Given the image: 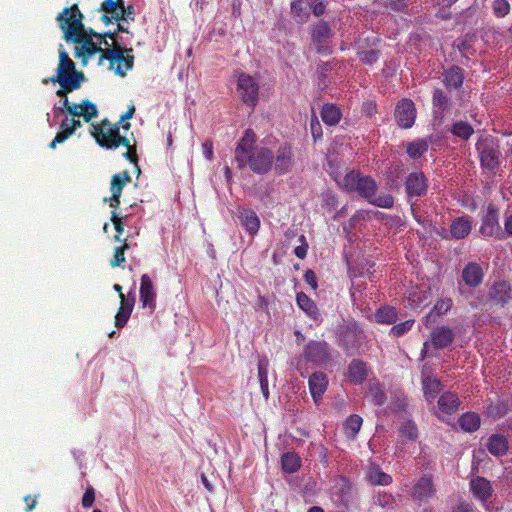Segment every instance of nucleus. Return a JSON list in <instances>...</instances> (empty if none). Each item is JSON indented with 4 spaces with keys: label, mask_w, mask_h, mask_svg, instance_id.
Listing matches in <instances>:
<instances>
[{
    "label": "nucleus",
    "mask_w": 512,
    "mask_h": 512,
    "mask_svg": "<svg viewBox=\"0 0 512 512\" xmlns=\"http://www.w3.org/2000/svg\"><path fill=\"white\" fill-rule=\"evenodd\" d=\"M114 40L115 33L95 34V42H85L82 46L75 47V57L86 66L90 60L97 57V65L101 66L105 61L108 62V68L119 76H125L127 71L131 70L134 64L132 49L123 48L115 45L109 48L106 37Z\"/></svg>",
    "instance_id": "f257e3e1"
},
{
    "label": "nucleus",
    "mask_w": 512,
    "mask_h": 512,
    "mask_svg": "<svg viewBox=\"0 0 512 512\" xmlns=\"http://www.w3.org/2000/svg\"><path fill=\"white\" fill-rule=\"evenodd\" d=\"M256 135L246 130L244 136L235 148V159L240 168L249 165L255 173L262 174L270 170L273 164V153L264 146H255Z\"/></svg>",
    "instance_id": "f03ea898"
},
{
    "label": "nucleus",
    "mask_w": 512,
    "mask_h": 512,
    "mask_svg": "<svg viewBox=\"0 0 512 512\" xmlns=\"http://www.w3.org/2000/svg\"><path fill=\"white\" fill-rule=\"evenodd\" d=\"M84 80V74L76 70L75 63L69 57V54L61 47L59 50V63L56 74L50 78V81L60 85V89L56 94L64 98L61 109L65 110L69 115L70 111L73 110V105L76 103L70 102L67 98V94L79 89Z\"/></svg>",
    "instance_id": "7ed1b4c3"
},
{
    "label": "nucleus",
    "mask_w": 512,
    "mask_h": 512,
    "mask_svg": "<svg viewBox=\"0 0 512 512\" xmlns=\"http://www.w3.org/2000/svg\"><path fill=\"white\" fill-rule=\"evenodd\" d=\"M83 14L76 4L65 8L58 16L57 21L64 33L67 42L76 43V46H82L86 41L95 42L96 38L92 30L87 31L82 23Z\"/></svg>",
    "instance_id": "20e7f679"
},
{
    "label": "nucleus",
    "mask_w": 512,
    "mask_h": 512,
    "mask_svg": "<svg viewBox=\"0 0 512 512\" xmlns=\"http://www.w3.org/2000/svg\"><path fill=\"white\" fill-rule=\"evenodd\" d=\"M93 127L92 134L101 146L109 149L125 146L127 150L123 156L130 162L137 163L136 148L126 137L119 134L118 124H111L109 121L103 120L101 124Z\"/></svg>",
    "instance_id": "39448f33"
},
{
    "label": "nucleus",
    "mask_w": 512,
    "mask_h": 512,
    "mask_svg": "<svg viewBox=\"0 0 512 512\" xmlns=\"http://www.w3.org/2000/svg\"><path fill=\"white\" fill-rule=\"evenodd\" d=\"M343 185L347 190L356 191L365 198L373 197L376 191V184L372 178L361 177L354 171L345 175Z\"/></svg>",
    "instance_id": "423d86ee"
},
{
    "label": "nucleus",
    "mask_w": 512,
    "mask_h": 512,
    "mask_svg": "<svg viewBox=\"0 0 512 512\" xmlns=\"http://www.w3.org/2000/svg\"><path fill=\"white\" fill-rule=\"evenodd\" d=\"M237 91L246 105L252 107L256 105L259 95V85L252 76L241 73L237 79Z\"/></svg>",
    "instance_id": "0eeeda50"
},
{
    "label": "nucleus",
    "mask_w": 512,
    "mask_h": 512,
    "mask_svg": "<svg viewBox=\"0 0 512 512\" xmlns=\"http://www.w3.org/2000/svg\"><path fill=\"white\" fill-rule=\"evenodd\" d=\"M481 164L484 168L494 170L499 166L500 152L492 139L484 138L477 143Z\"/></svg>",
    "instance_id": "6e6552de"
},
{
    "label": "nucleus",
    "mask_w": 512,
    "mask_h": 512,
    "mask_svg": "<svg viewBox=\"0 0 512 512\" xmlns=\"http://www.w3.org/2000/svg\"><path fill=\"white\" fill-rule=\"evenodd\" d=\"M303 357L316 365L328 362L330 359L328 344L324 341H310L304 348Z\"/></svg>",
    "instance_id": "1a4fd4ad"
},
{
    "label": "nucleus",
    "mask_w": 512,
    "mask_h": 512,
    "mask_svg": "<svg viewBox=\"0 0 512 512\" xmlns=\"http://www.w3.org/2000/svg\"><path fill=\"white\" fill-rule=\"evenodd\" d=\"M395 118L402 128H411L416 118V108L410 99H402L396 106Z\"/></svg>",
    "instance_id": "9d476101"
},
{
    "label": "nucleus",
    "mask_w": 512,
    "mask_h": 512,
    "mask_svg": "<svg viewBox=\"0 0 512 512\" xmlns=\"http://www.w3.org/2000/svg\"><path fill=\"white\" fill-rule=\"evenodd\" d=\"M480 233L485 237H500L502 234L501 227L498 222V212L493 207H489L483 218L480 227Z\"/></svg>",
    "instance_id": "9b49d317"
},
{
    "label": "nucleus",
    "mask_w": 512,
    "mask_h": 512,
    "mask_svg": "<svg viewBox=\"0 0 512 512\" xmlns=\"http://www.w3.org/2000/svg\"><path fill=\"white\" fill-rule=\"evenodd\" d=\"M131 182V176L128 171L118 173L112 176L111 179V193L112 196L109 199L110 206L117 208L120 205V196L125 185Z\"/></svg>",
    "instance_id": "f8f14e48"
},
{
    "label": "nucleus",
    "mask_w": 512,
    "mask_h": 512,
    "mask_svg": "<svg viewBox=\"0 0 512 512\" xmlns=\"http://www.w3.org/2000/svg\"><path fill=\"white\" fill-rule=\"evenodd\" d=\"M140 301L144 308L153 311L156 303V291L149 275L143 274L140 282Z\"/></svg>",
    "instance_id": "ddd939ff"
},
{
    "label": "nucleus",
    "mask_w": 512,
    "mask_h": 512,
    "mask_svg": "<svg viewBox=\"0 0 512 512\" xmlns=\"http://www.w3.org/2000/svg\"><path fill=\"white\" fill-rule=\"evenodd\" d=\"M309 390L314 402L317 404L328 387L327 375L323 372H314L309 377Z\"/></svg>",
    "instance_id": "4468645a"
},
{
    "label": "nucleus",
    "mask_w": 512,
    "mask_h": 512,
    "mask_svg": "<svg viewBox=\"0 0 512 512\" xmlns=\"http://www.w3.org/2000/svg\"><path fill=\"white\" fill-rule=\"evenodd\" d=\"M134 303L135 296L133 293L128 294L127 297L124 294H121L120 307L115 316V326L117 328H123L126 325L132 313Z\"/></svg>",
    "instance_id": "2eb2a0df"
},
{
    "label": "nucleus",
    "mask_w": 512,
    "mask_h": 512,
    "mask_svg": "<svg viewBox=\"0 0 512 512\" xmlns=\"http://www.w3.org/2000/svg\"><path fill=\"white\" fill-rule=\"evenodd\" d=\"M406 190L410 196H422L427 190V180L423 173H411L406 180Z\"/></svg>",
    "instance_id": "dca6fc26"
},
{
    "label": "nucleus",
    "mask_w": 512,
    "mask_h": 512,
    "mask_svg": "<svg viewBox=\"0 0 512 512\" xmlns=\"http://www.w3.org/2000/svg\"><path fill=\"white\" fill-rule=\"evenodd\" d=\"M238 218L241 225L245 228L251 237H254L260 228V219L252 209H242L239 211Z\"/></svg>",
    "instance_id": "f3484780"
},
{
    "label": "nucleus",
    "mask_w": 512,
    "mask_h": 512,
    "mask_svg": "<svg viewBox=\"0 0 512 512\" xmlns=\"http://www.w3.org/2000/svg\"><path fill=\"white\" fill-rule=\"evenodd\" d=\"M101 11L104 12L101 19L105 24L111 23L112 20L119 22L120 12H124L123 0H104Z\"/></svg>",
    "instance_id": "a211bd4d"
},
{
    "label": "nucleus",
    "mask_w": 512,
    "mask_h": 512,
    "mask_svg": "<svg viewBox=\"0 0 512 512\" xmlns=\"http://www.w3.org/2000/svg\"><path fill=\"white\" fill-rule=\"evenodd\" d=\"M293 162V153L289 145L283 144L277 150L275 158V169L280 174L289 170Z\"/></svg>",
    "instance_id": "6ab92c4d"
},
{
    "label": "nucleus",
    "mask_w": 512,
    "mask_h": 512,
    "mask_svg": "<svg viewBox=\"0 0 512 512\" xmlns=\"http://www.w3.org/2000/svg\"><path fill=\"white\" fill-rule=\"evenodd\" d=\"M434 493L435 489L429 477L420 478L412 488V497L419 501L432 497Z\"/></svg>",
    "instance_id": "aec40b11"
},
{
    "label": "nucleus",
    "mask_w": 512,
    "mask_h": 512,
    "mask_svg": "<svg viewBox=\"0 0 512 512\" xmlns=\"http://www.w3.org/2000/svg\"><path fill=\"white\" fill-rule=\"evenodd\" d=\"M470 489L473 495L481 501H486L493 492L490 481L479 476L470 481Z\"/></svg>",
    "instance_id": "412c9836"
},
{
    "label": "nucleus",
    "mask_w": 512,
    "mask_h": 512,
    "mask_svg": "<svg viewBox=\"0 0 512 512\" xmlns=\"http://www.w3.org/2000/svg\"><path fill=\"white\" fill-rule=\"evenodd\" d=\"M70 115L73 117H83L86 122L97 117L98 109L95 104L89 100H82L81 103L73 105Z\"/></svg>",
    "instance_id": "4be33fe9"
},
{
    "label": "nucleus",
    "mask_w": 512,
    "mask_h": 512,
    "mask_svg": "<svg viewBox=\"0 0 512 512\" xmlns=\"http://www.w3.org/2000/svg\"><path fill=\"white\" fill-rule=\"evenodd\" d=\"M454 339L453 331L446 326L434 330L431 334V342L435 348H445L452 343Z\"/></svg>",
    "instance_id": "5701e85b"
},
{
    "label": "nucleus",
    "mask_w": 512,
    "mask_h": 512,
    "mask_svg": "<svg viewBox=\"0 0 512 512\" xmlns=\"http://www.w3.org/2000/svg\"><path fill=\"white\" fill-rule=\"evenodd\" d=\"M366 479L372 485L387 486L392 482V477L384 473L381 468L375 464H370L366 470Z\"/></svg>",
    "instance_id": "b1692460"
},
{
    "label": "nucleus",
    "mask_w": 512,
    "mask_h": 512,
    "mask_svg": "<svg viewBox=\"0 0 512 512\" xmlns=\"http://www.w3.org/2000/svg\"><path fill=\"white\" fill-rule=\"evenodd\" d=\"M349 380L354 384H361L368 375L366 364L360 360H353L348 366Z\"/></svg>",
    "instance_id": "393cba45"
},
{
    "label": "nucleus",
    "mask_w": 512,
    "mask_h": 512,
    "mask_svg": "<svg viewBox=\"0 0 512 512\" xmlns=\"http://www.w3.org/2000/svg\"><path fill=\"white\" fill-rule=\"evenodd\" d=\"M462 278L467 285L478 286L483 279L482 268L476 263H469L462 272Z\"/></svg>",
    "instance_id": "a878e982"
},
{
    "label": "nucleus",
    "mask_w": 512,
    "mask_h": 512,
    "mask_svg": "<svg viewBox=\"0 0 512 512\" xmlns=\"http://www.w3.org/2000/svg\"><path fill=\"white\" fill-rule=\"evenodd\" d=\"M333 32L328 23L320 21L312 27L311 36L314 43L323 45L332 37Z\"/></svg>",
    "instance_id": "bb28decb"
},
{
    "label": "nucleus",
    "mask_w": 512,
    "mask_h": 512,
    "mask_svg": "<svg viewBox=\"0 0 512 512\" xmlns=\"http://www.w3.org/2000/svg\"><path fill=\"white\" fill-rule=\"evenodd\" d=\"M459 406V399L456 394L447 392L441 395L438 400L439 412L451 415L455 413Z\"/></svg>",
    "instance_id": "cd10ccee"
},
{
    "label": "nucleus",
    "mask_w": 512,
    "mask_h": 512,
    "mask_svg": "<svg viewBox=\"0 0 512 512\" xmlns=\"http://www.w3.org/2000/svg\"><path fill=\"white\" fill-rule=\"evenodd\" d=\"M472 229V222L467 217H459L454 220L450 227V232L453 238L462 239L466 237Z\"/></svg>",
    "instance_id": "c85d7f7f"
},
{
    "label": "nucleus",
    "mask_w": 512,
    "mask_h": 512,
    "mask_svg": "<svg viewBox=\"0 0 512 512\" xmlns=\"http://www.w3.org/2000/svg\"><path fill=\"white\" fill-rule=\"evenodd\" d=\"M312 0H296L291 4V12L298 22L304 23L308 20L312 8Z\"/></svg>",
    "instance_id": "c756f323"
},
{
    "label": "nucleus",
    "mask_w": 512,
    "mask_h": 512,
    "mask_svg": "<svg viewBox=\"0 0 512 512\" xmlns=\"http://www.w3.org/2000/svg\"><path fill=\"white\" fill-rule=\"evenodd\" d=\"M74 125L73 118L66 117L63 119L60 125L61 131L56 134L54 140L50 143V148L54 149L57 144L68 139L75 132Z\"/></svg>",
    "instance_id": "7c9ffc66"
},
{
    "label": "nucleus",
    "mask_w": 512,
    "mask_h": 512,
    "mask_svg": "<svg viewBox=\"0 0 512 512\" xmlns=\"http://www.w3.org/2000/svg\"><path fill=\"white\" fill-rule=\"evenodd\" d=\"M487 449L495 456H502L508 450V441L504 436L494 434L488 439Z\"/></svg>",
    "instance_id": "2f4dec72"
},
{
    "label": "nucleus",
    "mask_w": 512,
    "mask_h": 512,
    "mask_svg": "<svg viewBox=\"0 0 512 512\" xmlns=\"http://www.w3.org/2000/svg\"><path fill=\"white\" fill-rule=\"evenodd\" d=\"M464 80L463 70L457 66H453L444 73V83L449 88H459Z\"/></svg>",
    "instance_id": "473e14b6"
},
{
    "label": "nucleus",
    "mask_w": 512,
    "mask_h": 512,
    "mask_svg": "<svg viewBox=\"0 0 512 512\" xmlns=\"http://www.w3.org/2000/svg\"><path fill=\"white\" fill-rule=\"evenodd\" d=\"M422 386L426 400L432 401L441 391L440 381L431 376L423 377Z\"/></svg>",
    "instance_id": "72a5a7b5"
},
{
    "label": "nucleus",
    "mask_w": 512,
    "mask_h": 512,
    "mask_svg": "<svg viewBox=\"0 0 512 512\" xmlns=\"http://www.w3.org/2000/svg\"><path fill=\"white\" fill-rule=\"evenodd\" d=\"M282 469L285 473H294L301 467V459L294 452H287L281 458Z\"/></svg>",
    "instance_id": "f704fd0d"
},
{
    "label": "nucleus",
    "mask_w": 512,
    "mask_h": 512,
    "mask_svg": "<svg viewBox=\"0 0 512 512\" xmlns=\"http://www.w3.org/2000/svg\"><path fill=\"white\" fill-rule=\"evenodd\" d=\"M296 301L300 309L312 318H317L318 309L313 300H311L305 293L300 292L296 296Z\"/></svg>",
    "instance_id": "c9c22d12"
},
{
    "label": "nucleus",
    "mask_w": 512,
    "mask_h": 512,
    "mask_svg": "<svg viewBox=\"0 0 512 512\" xmlns=\"http://www.w3.org/2000/svg\"><path fill=\"white\" fill-rule=\"evenodd\" d=\"M459 425L464 431H476L480 427V417L473 412L465 413L459 418Z\"/></svg>",
    "instance_id": "e433bc0d"
},
{
    "label": "nucleus",
    "mask_w": 512,
    "mask_h": 512,
    "mask_svg": "<svg viewBox=\"0 0 512 512\" xmlns=\"http://www.w3.org/2000/svg\"><path fill=\"white\" fill-rule=\"evenodd\" d=\"M321 118L327 125H335L340 121L341 112L340 109L334 105H325L321 111Z\"/></svg>",
    "instance_id": "4c0bfd02"
},
{
    "label": "nucleus",
    "mask_w": 512,
    "mask_h": 512,
    "mask_svg": "<svg viewBox=\"0 0 512 512\" xmlns=\"http://www.w3.org/2000/svg\"><path fill=\"white\" fill-rule=\"evenodd\" d=\"M452 306V300L449 298L439 300L433 307V310L425 317V324L429 325L430 322H435V316L446 313Z\"/></svg>",
    "instance_id": "58836bf2"
},
{
    "label": "nucleus",
    "mask_w": 512,
    "mask_h": 512,
    "mask_svg": "<svg viewBox=\"0 0 512 512\" xmlns=\"http://www.w3.org/2000/svg\"><path fill=\"white\" fill-rule=\"evenodd\" d=\"M375 318L379 323L392 324L397 320V313L393 307L385 306L376 311Z\"/></svg>",
    "instance_id": "ea45409f"
},
{
    "label": "nucleus",
    "mask_w": 512,
    "mask_h": 512,
    "mask_svg": "<svg viewBox=\"0 0 512 512\" xmlns=\"http://www.w3.org/2000/svg\"><path fill=\"white\" fill-rule=\"evenodd\" d=\"M429 298V293L426 290L413 289L408 294V302L411 307L418 308L425 305Z\"/></svg>",
    "instance_id": "a19ab883"
},
{
    "label": "nucleus",
    "mask_w": 512,
    "mask_h": 512,
    "mask_svg": "<svg viewBox=\"0 0 512 512\" xmlns=\"http://www.w3.org/2000/svg\"><path fill=\"white\" fill-rule=\"evenodd\" d=\"M361 425L362 418L358 415H351L344 424L345 434L350 438H354L359 432Z\"/></svg>",
    "instance_id": "79ce46f5"
},
{
    "label": "nucleus",
    "mask_w": 512,
    "mask_h": 512,
    "mask_svg": "<svg viewBox=\"0 0 512 512\" xmlns=\"http://www.w3.org/2000/svg\"><path fill=\"white\" fill-rule=\"evenodd\" d=\"M451 131L455 136L463 140H467L474 132L472 126L465 121H458L454 123Z\"/></svg>",
    "instance_id": "37998d69"
},
{
    "label": "nucleus",
    "mask_w": 512,
    "mask_h": 512,
    "mask_svg": "<svg viewBox=\"0 0 512 512\" xmlns=\"http://www.w3.org/2000/svg\"><path fill=\"white\" fill-rule=\"evenodd\" d=\"M428 149V144L424 140H417L415 142L409 143L407 146L408 155L416 159L420 157L423 153H425Z\"/></svg>",
    "instance_id": "c03bdc74"
},
{
    "label": "nucleus",
    "mask_w": 512,
    "mask_h": 512,
    "mask_svg": "<svg viewBox=\"0 0 512 512\" xmlns=\"http://www.w3.org/2000/svg\"><path fill=\"white\" fill-rule=\"evenodd\" d=\"M401 437L408 440H415L418 437L417 428L414 423L407 421L400 428Z\"/></svg>",
    "instance_id": "a18cd8bd"
},
{
    "label": "nucleus",
    "mask_w": 512,
    "mask_h": 512,
    "mask_svg": "<svg viewBox=\"0 0 512 512\" xmlns=\"http://www.w3.org/2000/svg\"><path fill=\"white\" fill-rule=\"evenodd\" d=\"M491 295L494 299L500 302H506L509 298L507 284L505 282H501L494 285Z\"/></svg>",
    "instance_id": "49530a36"
},
{
    "label": "nucleus",
    "mask_w": 512,
    "mask_h": 512,
    "mask_svg": "<svg viewBox=\"0 0 512 512\" xmlns=\"http://www.w3.org/2000/svg\"><path fill=\"white\" fill-rule=\"evenodd\" d=\"M492 8L497 17H505L510 12V4L507 0H495Z\"/></svg>",
    "instance_id": "de8ad7c7"
},
{
    "label": "nucleus",
    "mask_w": 512,
    "mask_h": 512,
    "mask_svg": "<svg viewBox=\"0 0 512 512\" xmlns=\"http://www.w3.org/2000/svg\"><path fill=\"white\" fill-rule=\"evenodd\" d=\"M360 60L365 64H373L375 63L380 56V52L376 49H370V50H362L359 53Z\"/></svg>",
    "instance_id": "09e8293b"
},
{
    "label": "nucleus",
    "mask_w": 512,
    "mask_h": 512,
    "mask_svg": "<svg viewBox=\"0 0 512 512\" xmlns=\"http://www.w3.org/2000/svg\"><path fill=\"white\" fill-rule=\"evenodd\" d=\"M413 324L414 320L410 319L397 325H394L390 330V334L393 335L394 337H400L406 332H408L412 328Z\"/></svg>",
    "instance_id": "8fccbe9b"
},
{
    "label": "nucleus",
    "mask_w": 512,
    "mask_h": 512,
    "mask_svg": "<svg viewBox=\"0 0 512 512\" xmlns=\"http://www.w3.org/2000/svg\"><path fill=\"white\" fill-rule=\"evenodd\" d=\"M370 397L376 405H382L386 399V396L379 385H373L370 387Z\"/></svg>",
    "instance_id": "3c124183"
},
{
    "label": "nucleus",
    "mask_w": 512,
    "mask_h": 512,
    "mask_svg": "<svg viewBox=\"0 0 512 512\" xmlns=\"http://www.w3.org/2000/svg\"><path fill=\"white\" fill-rule=\"evenodd\" d=\"M371 203L382 208H391L394 204V199L389 194L379 195L375 197Z\"/></svg>",
    "instance_id": "603ef678"
},
{
    "label": "nucleus",
    "mask_w": 512,
    "mask_h": 512,
    "mask_svg": "<svg viewBox=\"0 0 512 512\" xmlns=\"http://www.w3.org/2000/svg\"><path fill=\"white\" fill-rule=\"evenodd\" d=\"M125 251L120 246L116 247L114 250L113 258L110 261V265L112 267H120L123 266L125 262Z\"/></svg>",
    "instance_id": "864d4df0"
},
{
    "label": "nucleus",
    "mask_w": 512,
    "mask_h": 512,
    "mask_svg": "<svg viewBox=\"0 0 512 512\" xmlns=\"http://www.w3.org/2000/svg\"><path fill=\"white\" fill-rule=\"evenodd\" d=\"M127 220V216H119L115 211L112 212L111 221L118 234H122L124 231V224Z\"/></svg>",
    "instance_id": "5fc2aeb1"
},
{
    "label": "nucleus",
    "mask_w": 512,
    "mask_h": 512,
    "mask_svg": "<svg viewBox=\"0 0 512 512\" xmlns=\"http://www.w3.org/2000/svg\"><path fill=\"white\" fill-rule=\"evenodd\" d=\"M95 501V490L92 486L86 488L83 497L82 505L84 508H90Z\"/></svg>",
    "instance_id": "6e6d98bb"
},
{
    "label": "nucleus",
    "mask_w": 512,
    "mask_h": 512,
    "mask_svg": "<svg viewBox=\"0 0 512 512\" xmlns=\"http://www.w3.org/2000/svg\"><path fill=\"white\" fill-rule=\"evenodd\" d=\"M258 378L259 382L268 381V360L265 358L258 362Z\"/></svg>",
    "instance_id": "4d7b16f0"
},
{
    "label": "nucleus",
    "mask_w": 512,
    "mask_h": 512,
    "mask_svg": "<svg viewBox=\"0 0 512 512\" xmlns=\"http://www.w3.org/2000/svg\"><path fill=\"white\" fill-rule=\"evenodd\" d=\"M299 240L301 241V245L295 247L294 253L298 258L304 259L307 254L308 245L306 243V239H305L304 235H301Z\"/></svg>",
    "instance_id": "13d9d810"
},
{
    "label": "nucleus",
    "mask_w": 512,
    "mask_h": 512,
    "mask_svg": "<svg viewBox=\"0 0 512 512\" xmlns=\"http://www.w3.org/2000/svg\"><path fill=\"white\" fill-rule=\"evenodd\" d=\"M448 102V98L445 96V94L439 90L436 89L433 94V104L438 107H444Z\"/></svg>",
    "instance_id": "bf43d9fd"
},
{
    "label": "nucleus",
    "mask_w": 512,
    "mask_h": 512,
    "mask_svg": "<svg viewBox=\"0 0 512 512\" xmlns=\"http://www.w3.org/2000/svg\"><path fill=\"white\" fill-rule=\"evenodd\" d=\"M123 11L124 12H120V15H119V22L120 21H133L134 20V8L132 6H127L125 7L123 5Z\"/></svg>",
    "instance_id": "052dcab7"
},
{
    "label": "nucleus",
    "mask_w": 512,
    "mask_h": 512,
    "mask_svg": "<svg viewBox=\"0 0 512 512\" xmlns=\"http://www.w3.org/2000/svg\"><path fill=\"white\" fill-rule=\"evenodd\" d=\"M311 3H312L311 12L315 16H320L325 12V5L322 2V0H312Z\"/></svg>",
    "instance_id": "680f3d73"
},
{
    "label": "nucleus",
    "mask_w": 512,
    "mask_h": 512,
    "mask_svg": "<svg viewBox=\"0 0 512 512\" xmlns=\"http://www.w3.org/2000/svg\"><path fill=\"white\" fill-rule=\"evenodd\" d=\"M135 113V107L131 106L128 111L121 117L119 124H122V127L126 130L130 128V123L127 122L128 119L132 118Z\"/></svg>",
    "instance_id": "e2e57ef3"
},
{
    "label": "nucleus",
    "mask_w": 512,
    "mask_h": 512,
    "mask_svg": "<svg viewBox=\"0 0 512 512\" xmlns=\"http://www.w3.org/2000/svg\"><path fill=\"white\" fill-rule=\"evenodd\" d=\"M304 279L306 281V283L313 289V290H316L317 289V279H316V275L315 273L312 271V270H307L305 275H304Z\"/></svg>",
    "instance_id": "0e129e2a"
},
{
    "label": "nucleus",
    "mask_w": 512,
    "mask_h": 512,
    "mask_svg": "<svg viewBox=\"0 0 512 512\" xmlns=\"http://www.w3.org/2000/svg\"><path fill=\"white\" fill-rule=\"evenodd\" d=\"M203 155L207 160H212L213 158V144L211 141H205L202 144Z\"/></svg>",
    "instance_id": "69168bd1"
},
{
    "label": "nucleus",
    "mask_w": 512,
    "mask_h": 512,
    "mask_svg": "<svg viewBox=\"0 0 512 512\" xmlns=\"http://www.w3.org/2000/svg\"><path fill=\"white\" fill-rule=\"evenodd\" d=\"M453 512H475L470 504L461 503L459 504Z\"/></svg>",
    "instance_id": "338daca9"
},
{
    "label": "nucleus",
    "mask_w": 512,
    "mask_h": 512,
    "mask_svg": "<svg viewBox=\"0 0 512 512\" xmlns=\"http://www.w3.org/2000/svg\"><path fill=\"white\" fill-rule=\"evenodd\" d=\"M504 227H505V232L509 236H512V214L510 216L506 217Z\"/></svg>",
    "instance_id": "774afa93"
}]
</instances>
